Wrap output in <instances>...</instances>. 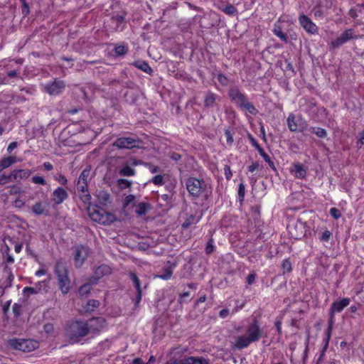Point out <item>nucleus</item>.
<instances>
[{"label": "nucleus", "instance_id": "nucleus-1", "mask_svg": "<svg viewBox=\"0 0 364 364\" xmlns=\"http://www.w3.org/2000/svg\"><path fill=\"white\" fill-rule=\"evenodd\" d=\"M245 331V334L238 336L235 339V347L237 349L247 348L252 343L259 341L263 331L256 320L247 325Z\"/></svg>", "mask_w": 364, "mask_h": 364}, {"label": "nucleus", "instance_id": "nucleus-2", "mask_svg": "<svg viewBox=\"0 0 364 364\" xmlns=\"http://www.w3.org/2000/svg\"><path fill=\"white\" fill-rule=\"evenodd\" d=\"M186 188L189 193L194 197H198L205 193V196L210 193V187L203 180H199L196 178H189L186 182Z\"/></svg>", "mask_w": 364, "mask_h": 364}, {"label": "nucleus", "instance_id": "nucleus-3", "mask_svg": "<svg viewBox=\"0 0 364 364\" xmlns=\"http://www.w3.org/2000/svg\"><path fill=\"white\" fill-rule=\"evenodd\" d=\"M65 333L72 341H76L79 338L88 335V328L85 321H73L68 326Z\"/></svg>", "mask_w": 364, "mask_h": 364}, {"label": "nucleus", "instance_id": "nucleus-4", "mask_svg": "<svg viewBox=\"0 0 364 364\" xmlns=\"http://www.w3.org/2000/svg\"><path fill=\"white\" fill-rule=\"evenodd\" d=\"M55 272L60 291L64 294H67L70 290V279L65 264L62 262H57Z\"/></svg>", "mask_w": 364, "mask_h": 364}, {"label": "nucleus", "instance_id": "nucleus-5", "mask_svg": "<svg viewBox=\"0 0 364 364\" xmlns=\"http://www.w3.org/2000/svg\"><path fill=\"white\" fill-rule=\"evenodd\" d=\"M9 345L16 350L31 352L38 348V343L33 339H11Z\"/></svg>", "mask_w": 364, "mask_h": 364}, {"label": "nucleus", "instance_id": "nucleus-6", "mask_svg": "<svg viewBox=\"0 0 364 364\" xmlns=\"http://www.w3.org/2000/svg\"><path fill=\"white\" fill-rule=\"evenodd\" d=\"M290 131L302 132L308 127L306 122L301 117L290 114L287 119Z\"/></svg>", "mask_w": 364, "mask_h": 364}, {"label": "nucleus", "instance_id": "nucleus-7", "mask_svg": "<svg viewBox=\"0 0 364 364\" xmlns=\"http://www.w3.org/2000/svg\"><path fill=\"white\" fill-rule=\"evenodd\" d=\"M88 328V333H96L105 330L107 327V323L104 318H92L85 322Z\"/></svg>", "mask_w": 364, "mask_h": 364}, {"label": "nucleus", "instance_id": "nucleus-8", "mask_svg": "<svg viewBox=\"0 0 364 364\" xmlns=\"http://www.w3.org/2000/svg\"><path fill=\"white\" fill-rule=\"evenodd\" d=\"M90 217L93 221L103 225L109 224L114 220V215L108 213L104 210H95L90 213Z\"/></svg>", "mask_w": 364, "mask_h": 364}, {"label": "nucleus", "instance_id": "nucleus-9", "mask_svg": "<svg viewBox=\"0 0 364 364\" xmlns=\"http://www.w3.org/2000/svg\"><path fill=\"white\" fill-rule=\"evenodd\" d=\"M90 253V250L85 246L78 245L75 248L74 262L76 267H80L84 264Z\"/></svg>", "mask_w": 364, "mask_h": 364}, {"label": "nucleus", "instance_id": "nucleus-10", "mask_svg": "<svg viewBox=\"0 0 364 364\" xmlns=\"http://www.w3.org/2000/svg\"><path fill=\"white\" fill-rule=\"evenodd\" d=\"M356 38V35L353 29L348 28L343 32L336 39L331 42V46L333 48H338L343 44L346 43L350 39Z\"/></svg>", "mask_w": 364, "mask_h": 364}, {"label": "nucleus", "instance_id": "nucleus-11", "mask_svg": "<svg viewBox=\"0 0 364 364\" xmlns=\"http://www.w3.org/2000/svg\"><path fill=\"white\" fill-rule=\"evenodd\" d=\"M299 22L307 33L311 34H316L318 33L317 26L306 15H300Z\"/></svg>", "mask_w": 364, "mask_h": 364}, {"label": "nucleus", "instance_id": "nucleus-12", "mask_svg": "<svg viewBox=\"0 0 364 364\" xmlns=\"http://www.w3.org/2000/svg\"><path fill=\"white\" fill-rule=\"evenodd\" d=\"M46 91L50 95H58L65 88V83L61 80H54L43 85Z\"/></svg>", "mask_w": 364, "mask_h": 364}, {"label": "nucleus", "instance_id": "nucleus-13", "mask_svg": "<svg viewBox=\"0 0 364 364\" xmlns=\"http://www.w3.org/2000/svg\"><path fill=\"white\" fill-rule=\"evenodd\" d=\"M228 94L231 101L234 102L239 108L247 100L245 95L241 92L237 87L230 88Z\"/></svg>", "mask_w": 364, "mask_h": 364}, {"label": "nucleus", "instance_id": "nucleus-14", "mask_svg": "<svg viewBox=\"0 0 364 364\" xmlns=\"http://www.w3.org/2000/svg\"><path fill=\"white\" fill-rule=\"evenodd\" d=\"M137 142L133 137H120L113 143V146L119 149H132L136 146Z\"/></svg>", "mask_w": 364, "mask_h": 364}, {"label": "nucleus", "instance_id": "nucleus-15", "mask_svg": "<svg viewBox=\"0 0 364 364\" xmlns=\"http://www.w3.org/2000/svg\"><path fill=\"white\" fill-rule=\"evenodd\" d=\"M350 302L349 298H343L341 300L334 301L331 307V317L333 318V314L341 312L344 308L348 306Z\"/></svg>", "mask_w": 364, "mask_h": 364}, {"label": "nucleus", "instance_id": "nucleus-16", "mask_svg": "<svg viewBox=\"0 0 364 364\" xmlns=\"http://www.w3.org/2000/svg\"><path fill=\"white\" fill-rule=\"evenodd\" d=\"M68 196L67 191L61 188H56L52 194V201L55 205L61 204Z\"/></svg>", "mask_w": 364, "mask_h": 364}, {"label": "nucleus", "instance_id": "nucleus-17", "mask_svg": "<svg viewBox=\"0 0 364 364\" xmlns=\"http://www.w3.org/2000/svg\"><path fill=\"white\" fill-rule=\"evenodd\" d=\"M111 273V269L109 266L102 264L99 266L94 272V276L90 279L91 283H95L98 279L105 275Z\"/></svg>", "mask_w": 364, "mask_h": 364}, {"label": "nucleus", "instance_id": "nucleus-18", "mask_svg": "<svg viewBox=\"0 0 364 364\" xmlns=\"http://www.w3.org/2000/svg\"><path fill=\"white\" fill-rule=\"evenodd\" d=\"M77 189L82 193L80 195L81 200L87 204L91 203V196L87 193V183H82L79 184L77 182Z\"/></svg>", "mask_w": 364, "mask_h": 364}, {"label": "nucleus", "instance_id": "nucleus-19", "mask_svg": "<svg viewBox=\"0 0 364 364\" xmlns=\"http://www.w3.org/2000/svg\"><path fill=\"white\" fill-rule=\"evenodd\" d=\"M291 172L297 178H304L306 175V171L300 164H295L291 168Z\"/></svg>", "mask_w": 364, "mask_h": 364}, {"label": "nucleus", "instance_id": "nucleus-20", "mask_svg": "<svg viewBox=\"0 0 364 364\" xmlns=\"http://www.w3.org/2000/svg\"><path fill=\"white\" fill-rule=\"evenodd\" d=\"M31 172L30 170L28 169H18L14 170L12 172V177L14 179H23V178H27L31 175Z\"/></svg>", "mask_w": 364, "mask_h": 364}, {"label": "nucleus", "instance_id": "nucleus-21", "mask_svg": "<svg viewBox=\"0 0 364 364\" xmlns=\"http://www.w3.org/2000/svg\"><path fill=\"white\" fill-rule=\"evenodd\" d=\"M130 277H131L132 280L133 281L134 284L137 290L136 302L139 303L141 299V289L140 281L138 279L137 276L133 272L130 273Z\"/></svg>", "mask_w": 364, "mask_h": 364}, {"label": "nucleus", "instance_id": "nucleus-22", "mask_svg": "<svg viewBox=\"0 0 364 364\" xmlns=\"http://www.w3.org/2000/svg\"><path fill=\"white\" fill-rule=\"evenodd\" d=\"M96 197L97 198L98 202L100 205H105L109 201V194L107 191L104 190H100L96 192Z\"/></svg>", "mask_w": 364, "mask_h": 364}, {"label": "nucleus", "instance_id": "nucleus-23", "mask_svg": "<svg viewBox=\"0 0 364 364\" xmlns=\"http://www.w3.org/2000/svg\"><path fill=\"white\" fill-rule=\"evenodd\" d=\"M250 141L252 144V145L257 149L261 156L269 164H272L271 159L269 156L265 153L264 149L259 146V144L257 142V141L253 138H250Z\"/></svg>", "mask_w": 364, "mask_h": 364}, {"label": "nucleus", "instance_id": "nucleus-24", "mask_svg": "<svg viewBox=\"0 0 364 364\" xmlns=\"http://www.w3.org/2000/svg\"><path fill=\"white\" fill-rule=\"evenodd\" d=\"M244 306V304H241L240 306H238L237 304L236 305V306L232 309V311H230L228 309H223L221 310L220 312H219V316L222 318H227L230 314H235L239 310H240L241 309H242V307Z\"/></svg>", "mask_w": 364, "mask_h": 364}, {"label": "nucleus", "instance_id": "nucleus-25", "mask_svg": "<svg viewBox=\"0 0 364 364\" xmlns=\"http://www.w3.org/2000/svg\"><path fill=\"white\" fill-rule=\"evenodd\" d=\"M240 108L245 110L246 112L250 113L252 115H256L257 114V109L247 100L245 102V103H243V105Z\"/></svg>", "mask_w": 364, "mask_h": 364}, {"label": "nucleus", "instance_id": "nucleus-26", "mask_svg": "<svg viewBox=\"0 0 364 364\" xmlns=\"http://www.w3.org/2000/svg\"><path fill=\"white\" fill-rule=\"evenodd\" d=\"M134 65L146 73H151L152 71L151 67L145 61H136L134 63Z\"/></svg>", "mask_w": 364, "mask_h": 364}, {"label": "nucleus", "instance_id": "nucleus-27", "mask_svg": "<svg viewBox=\"0 0 364 364\" xmlns=\"http://www.w3.org/2000/svg\"><path fill=\"white\" fill-rule=\"evenodd\" d=\"M216 100V95L213 92H208L205 95L204 100V105L205 107H212Z\"/></svg>", "mask_w": 364, "mask_h": 364}, {"label": "nucleus", "instance_id": "nucleus-28", "mask_svg": "<svg viewBox=\"0 0 364 364\" xmlns=\"http://www.w3.org/2000/svg\"><path fill=\"white\" fill-rule=\"evenodd\" d=\"M309 129L311 132L315 134L319 138H325L327 135L326 131L321 127H311Z\"/></svg>", "mask_w": 364, "mask_h": 364}, {"label": "nucleus", "instance_id": "nucleus-29", "mask_svg": "<svg viewBox=\"0 0 364 364\" xmlns=\"http://www.w3.org/2000/svg\"><path fill=\"white\" fill-rule=\"evenodd\" d=\"M16 161H18V160L15 156H9L6 158H4L0 161L4 169L9 167Z\"/></svg>", "mask_w": 364, "mask_h": 364}, {"label": "nucleus", "instance_id": "nucleus-30", "mask_svg": "<svg viewBox=\"0 0 364 364\" xmlns=\"http://www.w3.org/2000/svg\"><path fill=\"white\" fill-rule=\"evenodd\" d=\"M200 219V215H191L183 223V227L185 228H188L193 224L197 223Z\"/></svg>", "mask_w": 364, "mask_h": 364}, {"label": "nucleus", "instance_id": "nucleus-31", "mask_svg": "<svg viewBox=\"0 0 364 364\" xmlns=\"http://www.w3.org/2000/svg\"><path fill=\"white\" fill-rule=\"evenodd\" d=\"M148 208L149 205L147 203H141L137 205L135 212L138 215H144L146 213Z\"/></svg>", "mask_w": 364, "mask_h": 364}, {"label": "nucleus", "instance_id": "nucleus-32", "mask_svg": "<svg viewBox=\"0 0 364 364\" xmlns=\"http://www.w3.org/2000/svg\"><path fill=\"white\" fill-rule=\"evenodd\" d=\"M184 364H206L205 360L196 357H188L183 361Z\"/></svg>", "mask_w": 364, "mask_h": 364}, {"label": "nucleus", "instance_id": "nucleus-33", "mask_svg": "<svg viewBox=\"0 0 364 364\" xmlns=\"http://www.w3.org/2000/svg\"><path fill=\"white\" fill-rule=\"evenodd\" d=\"M32 211L36 215H43L45 213L46 210L41 203H36L32 208Z\"/></svg>", "mask_w": 364, "mask_h": 364}, {"label": "nucleus", "instance_id": "nucleus-34", "mask_svg": "<svg viewBox=\"0 0 364 364\" xmlns=\"http://www.w3.org/2000/svg\"><path fill=\"white\" fill-rule=\"evenodd\" d=\"M173 274V270L168 267L164 270V273L162 274L156 275L155 277L160 278L164 280H168L171 279Z\"/></svg>", "mask_w": 364, "mask_h": 364}, {"label": "nucleus", "instance_id": "nucleus-35", "mask_svg": "<svg viewBox=\"0 0 364 364\" xmlns=\"http://www.w3.org/2000/svg\"><path fill=\"white\" fill-rule=\"evenodd\" d=\"M119 174L121 176H134L135 174V171L134 168H131L130 166H127L123 167L119 171Z\"/></svg>", "mask_w": 364, "mask_h": 364}, {"label": "nucleus", "instance_id": "nucleus-36", "mask_svg": "<svg viewBox=\"0 0 364 364\" xmlns=\"http://www.w3.org/2000/svg\"><path fill=\"white\" fill-rule=\"evenodd\" d=\"M90 174V169H85L82 171L81 174L80 175L78 182L79 184H81L82 183H87L88 178Z\"/></svg>", "mask_w": 364, "mask_h": 364}, {"label": "nucleus", "instance_id": "nucleus-37", "mask_svg": "<svg viewBox=\"0 0 364 364\" xmlns=\"http://www.w3.org/2000/svg\"><path fill=\"white\" fill-rule=\"evenodd\" d=\"M282 269L284 274L289 273L291 271L292 267L291 263L289 259L283 260L282 263Z\"/></svg>", "mask_w": 364, "mask_h": 364}, {"label": "nucleus", "instance_id": "nucleus-38", "mask_svg": "<svg viewBox=\"0 0 364 364\" xmlns=\"http://www.w3.org/2000/svg\"><path fill=\"white\" fill-rule=\"evenodd\" d=\"M112 21L114 23L119 24V25H117V28H119L120 26H122V28H120V30H122V28L125 24L124 18L123 16L119 15V16H114L112 18Z\"/></svg>", "mask_w": 364, "mask_h": 364}, {"label": "nucleus", "instance_id": "nucleus-39", "mask_svg": "<svg viewBox=\"0 0 364 364\" xmlns=\"http://www.w3.org/2000/svg\"><path fill=\"white\" fill-rule=\"evenodd\" d=\"M39 291H40V288L36 289V288L30 287H26L23 289V294H25L28 296L30 295H32V294H36Z\"/></svg>", "mask_w": 364, "mask_h": 364}, {"label": "nucleus", "instance_id": "nucleus-40", "mask_svg": "<svg viewBox=\"0 0 364 364\" xmlns=\"http://www.w3.org/2000/svg\"><path fill=\"white\" fill-rule=\"evenodd\" d=\"M245 195V186L243 183H240L238 186V198L240 201H243Z\"/></svg>", "mask_w": 364, "mask_h": 364}, {"label": "nucleus", "instance_id": "nucleus-41", "mask_svg": "<svg viewBox=\"0 0 364 364\" xmlns=\"http://www.w3.org/2000/svg\"><path fill=\"white\" fill-rule=\"evenodd\" d=\"M223 11L225 14H227L228 15H231V16L235 14L236 12H237V9H235V7L234 6H232V5H230V4L226 6L225 7H224L223 9Z\"/></svg>", "mask_w": 364, "mask_h": 364}, {"label": "nucleus", "instance_id": "nucleus-42", "mask_svg": "<svg viewBox=\"0 0 364 364\" xmlns=\"http://www.w3.org/2000/svg\"><path fill=\"white\" fill-rule=\"evenodd\" d=\"M99 306V301L97 300H90L87 302V311H92Z\"/></svg>", "mask_w": 364, "mask_h": 364}, {"label": "nucleus", "instance_id": "nucleus-43", "mask_svg": "<svg viewBox=\"0 0 364 364\" xmlns=\"http://www.w3.org/2000/svg\"><path fill=\"white\" fill-rule=\"evenodd\" d=\"M274 33L279 37L281 40L287 42V38L284 33H283L279 28L274 29Z\"/></svg>", "mask_w": 364, "mask_h": 364}, {"label": "nucleus", "instance_id": "nucleus-44", "mask_svg": "<svg viewBox=\"0 0 364 364\" xmlns=\"http://www.w3.org/2000/svg\"><path fill=\"white\" fill-rule=\"evenodd\" d=\"M329 213L330 215L336 220H338L341 217V211L336 208H331L329 210Z\"/></svg>", "mask_w": 364, "mask_h": 364}, {"label": "nucleus", "instance_id": "nucleus-45", "mask_svg": "<svg viewBox=\"0 0 364 364\" xmlns=\"http://www.w3.org/2000/svg\"><path fill=\"white\" fill-rule=\"evenodd\" d=\"M12 174H10V175H5V174H2L0 176V184L1 185H4V184H6L10 181H11V178H12Z\"/></svg>", "mask_w": 364, "mask_h": 364}, {"label": "nucleus", "instance_id": "nucleus-46", "mask_svg": "<svg viewBox=\"0 0 364 364\" xmlns=\"http://www.w3.org/2000/svg\"><path fill=\"white\" fill-rule=\"evenodd\" d=\"M117 183L121 187V188H127L131 186V181L127 179H119L117 181Z\"/></svg>", "mask_w": 364, "mask_h": 364}, {"label": "nucleus", "instance_id": "nucleus-47", "mask_svg": "<svg viewBox=\"0 0 364 364\" xmlns=\"http://www.w3.org/2000/svg\"><path fill=\"white\" fill-rule=\"evenodd\" d=\"M32 182L35 184L45 185L46 180L43 177L39 176H35L32 178Z\"/></svg>", "mask_w": 364, "mask_h": 364}, {"label": "nucleus", "instance_id": "nucleus-48", "mask_svg": "<svg viewBox=\"0 0 364 364\" xmlns=\"http://www.w3.org/2000/svg\"><path fill=\"white\" fill-rule=\"evenodd\" d=\"M127 48L124 46H116L114 48L115 53L117 55H122L126 53L127 52Z\"/></svg>", "mask_w": 364, "mask_h": 364}, {"label": "nucleus", "instance_id": "nucleus-49", "mask_svg": "<svg viewBox=\"0 0 364 364\" xmlns=\"http://www.w3.org/2000/svg\"><path fill=\"white\" fill-rule=\"evenodd\" d=\"M151 181L155 185H161L164 183L163 176L161 175H156L154 177H153Z\"/></svg>", "mask_w": 364, "mask_h": 364}, {"label": "nucleus", "instance_id": "nucleus-50", "mask_svg": "<svg viewBox=\"0 0 364 364\" xmlns=\"http://www.w3.org/2000/svg\"><path fill=\"white\" fill-rule=\"evenodd\" d=\"M80 293L81 294H87L90 292V286L89 284H84L82 285L80 288Z\"/></svg>", "mask_w": 364, "mask_h": 364}, {"label": "nucleus", "instance_id": "nucleus-51", "mask_svg": "<svg viewBox=\"0 0 364 364\" xmlns=\"http://www.w3.org/2000/svg\"><path fill=\"white\" fill-rule=\"evenodd\" d=\"M224 173L227 180H230L232 176L230 167L228 165H225L224 167Z\"/></svg>", "mask_w": 364, "mask_h": 364}, {"label": "nucleus", "instance_id": "nucleus-52", "mask_svg": "<svg viewBox=\"0 0 364 364\" xmlns=\"http://www.w3.org/2000/svg\"><path fill=\"white\" fill-rule=\"evenodd\" d=\"M331 236V232L329 230H325L321 236V240L327 242Z\"/></svg>", "mask_w": 364, "mask_h": 364}, {"label": "nucleus", "instance_id": "nucleus-53", "mask_svg": "<svg viewBox=\"0 0 364 364\" xmlns=\"http://www.w3.org/2000/svg\"><path fill=\"white\" fill-rule=\"evenodd\" d=\"M213 250H214V245L213 244V241L210 240V241H208V242L206 245L205 252L207 254H210L211 252H213Z\"/></svg>", "mask_w": 364, "mask_h": 364}, {"label": "nucleus", "instance_id": "nucleus-54", "mask_svg": "<svg viewBox=\"0 0 364 364\" xmlns=\"http://www.w3.org/2000/svg\"><path fill=\"white\" fill-rule=\"evenodd\" d=\"M218 81L223 85H226L228 82V80L226 76L219 74L218 76Z\"/></svg>", "mask_w": 364, "mask_h": 364}, {"label": "nucleus", "instance_id": "nucleus-55", "mask_svg": "<svg viewBox=\"0 0 364 364\" xmlns=\"http://www.w3.org/2000/svg\"><path fill=\"white\" fill-rule=\"evenodd\" d=\"M18 146V143L16 141H13L9 144L7 147V151L9 153H11L12 151Z\"/></svg>", "mask_w": 364, "mask_h": 364}, {"label": "nucleus", "instance_id": "nucleus-56", "mask_svg": "<svg viewBox=\"0 0 364 364\" xmlns=\"http://www.w3.org/2000/svg\"><path fill=\"white\" fill-rule=\"evenodd\" d=\"M44 330L47 333H51L53 331V326L51 323H47L44 326Z\"/></svg>", "mask_w": 364, "mask_h": 364}, {"label": "nucleus", "instance_id": "nucleus-57", "mask_svg": "<svg viewBox=\"0 0 364 364\" xmlns=\"http://www.w3.org/2000/svg\"><path fill=\"white\" fill-rule=\"evenodd\" d=\"M255 274H250L248 276H247V282L249 285H251L252 284H253V282H255Z\"/></svg>", "mask_w": 364, "mask_h": 364}, {"label": "nucleus", "instance_id": "nucleus-58", "mask_svg": "<svg viewBox=\"0 0 364 364\" xmlns=\"http://www.w3.org/2000/svg\"><path fill=\"white\" fill-rule=\"evenodd\" d=\"M259 167V164L257 162H254L251 165L248 166V171L250 172L255 171Z\"/></svg>", "mask_w": 364, "mask_h": 364}, {"label": "nucleus", "instance_id": "nucleus-59", "mask_svg": "<svg viewBox=\"0 0 364 364\" xmlns=\"http://www.w3.org/2000/svg\"><path fill=\"white\" fill-rule=\"evenodd\" d=\"M23 8H22V14L24 15V16H26L29 14L30 12V10H29V6L28 5V4H23Z\"/></svg>", "mask_w": 364, "mask_h": 364}, {"label": "nucleus", "instance_id": "nucleus-60", "mask_svg": "<svg viewBox=\"0 0 364 364\" xmlns=\"http://www.w3.org/2000/svg\"><path fill=\"white\" fill-rule=\"evenodd\" d=\"M134 200V196L133 195L127 196L125 198V204H126V205H128V204H129L130 203H132Z\"/></svg>", "mask_w": 364, "mask_h": 364}, {"label": "nucleus", "instance_id": "nucleus-61", "mask_svg": "<svg viewBox=\"0 0 364 364\" xmlns=\"http://www.w3.org/2000/svg\"><path fill=\"white\" fill-rule=\"evenodd\" d=\"M149 169L150 172L152 173H156L159 170L158 166H153V165H149Z\"/></svg>", "mask_w": 364, "mask_h": 364}, {"label": "nucleus", "instance_id": "nucleus-62", "mask_svg": "<svg viewBox=\"0 0 364 364\" xmlns=\"http://www.w3.org/2000/svg\"><path fill=\"white\" fill-rule=\"evenodd\" d=\"M46 272L45 269H41L36 272L35 275L36 277H41V276L46 274Z\"/></svg>", "mask_w": 364, "mask_h": 364}, {"label": "nucleus", "instance_id": "nucleus-63", "mask_svg": "<svg viewBox=\"0 0 364 364\" xmlns=\"http://www.w3.org/2000/svg\"><path fill=\"white\" fill-rule=\"evenodd\" d=\"M58 181L63 185H65L67 183V179L64 176H60Z\"/></svg>", "mask_w": 364, "mask_h": 364}, {"label": "nucleus", "instance_id": "nucleus-64", "mask_svg": "<svg viewBox=\"0 0 364 364\" xmlns=\"http://www.w3.org/2000/svg\"><path fill=\"white\" fill-rule=\"evenodd\" d=\"M132 364H148L144 363L141 358H136L133 360Z\"/></svg>", "mask_w": 364, "mask_h": 364}]
</instances>
